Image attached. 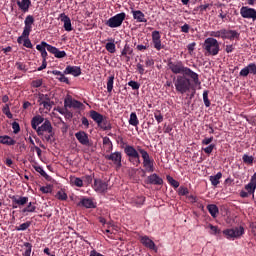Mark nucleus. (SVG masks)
I'll list each match as a JSON object with an SVG mask.
<instances>
[{
  "label": "nucleus",
  "mask_w": 256,
  "mask_h": 256,
  "mask_svg": "<svg viewBox=\"0 0 256 256\" xmlns=\"http://www.w3.org/2000/svg\"><path fill=\"white\" fill-rule=\"evenodd\" d=\"M240 77H249V75H256V64L250 63L239 72Z\"/></svg>",
  "instance_id": "f3484780"
},
{
  "label": "nucleus",
  "mask_w": 256,
  "mask_h": 256,
  "mask_svg": "<svg viewBox=\"0 0 256 256\" xmlns=\"http://www.w3.org/2000/svg\"><path fill=\"white\" fill-rule=\"evenodd\" d=\"M2 112L4 113V115H6V117H8V119H13V114L11 113V110L9 109V104H6L3 107Z\"/></svg>",
  "instance_id": "8fccbe9b"
},
{
  "label": "nucleus",
  "mask_w": 256,
  "mask_h": 256,
  "mask_svg": "<svg viewBox=\"0 0 256 256\" xmlns=\"http://www.w3.org/2000/svg\"><path fill=\"white\" fill-rule=\"evenodd\" d=\"M43 108L46 109V111H51L53 109V105H55V102H42Z\"/></svg>",
  "instance_id": "6e6d98bb"
},
{
  "label": "nucleus",
  "mask_w": 256,
  "mask_h": 256,
  "mask_svg": "<svg viewBox=\"0 0 256 256\" xmlns=\"http://www.w3.org/2000/svg\"><path fill=\"white\" fill-rule=\"evenodd\" d=\"M41 85H43V79H37L32 81V87H34L35 89H39Z\"/></svg>",
  "instance_id": "bf43d9fd"
},
{
  "label": "nucleus",
  "mask_w": 256,
  "mask_h": 256,
  "mask_svg": "<svg viewBox=\"0 0 256 256\" xmlns=\"http://www.w3.org/2000/svg\"><path fill=\"white\" fill-rule=\"evenodd\" d=\"M53 132V125H51V121L44 120L42 122V125L38 127V130H36V133L38 137H42L45 133H52Z\"/></svg>",
  "instance_id": "9d476101"
},
{
  "label": "nucleus",
  "mask_w": 256,
  "mask_h": 256,
  "mask_svg": "<svg viewBox=\"0 0 256 256\" xmlns=\"http://www.w3.org/2000/svg\"><path fill=\"white\" fill-rule=\"evenodd\" d=\"M207 209L213 219L217 218V215H219V207L217 205L209 204L207 205Z\"/></svg>",
  "instance_id": "473e14b6"
},
{
  "label": "nucleus",
  "mask_w": 256,
  "mask_h": 256,
  "mask_svg": "<svg viewBox=\"0 0 256 256\" xmlns=\"http://www.w3.org/2000/svg\"><path fill=\"white\" fill-rule=\"evenodd\" d=\"M75 137L77 141L81 145H86L87 147H91V142L89 141V134H87L85 131H79L75 134Z\"/></svg>",
  "instance_id": "dca6fc26"
},
{
  "label": "nucleus",
  "mask_w": 256,
  "mask_h": 256,
  "mask_svg": "<svg viewBox=\"0 0 256 256\" xmlns=\"http://www.w3.org/2000/svg\"><path fill=\"white\" fill-rule=\"evenodd\" d=\"M49 47L53 46L45 41H42L40 44L36 45L37 51H39L41 54L46 53L47 51L49 52Z\"/></svg>",
  "instance_id": "2f4dec72"
},
{
  "label": "nucleus",
  "mask_w": 256,
  "mask_h": 256,
  "mask_svg": "<svg viewBox=\"0 0 256 256\" xmlns=\"http://www.w3.org/2000/svg\"><path fill=\"white\" fill-rule=\"evenodd\" d=\"M126 17H127V14H125V12L118 13L115 16L109 18L106 21V25H107V27H110L111 29L121 27V25H123V21H125Z\"/></svg>",
  "instance_id": "39448f33"
},
{
  "label": "nucleus",
  "mask_w": 256,
  "mask_h": 256,
  "mask_svg": "<svg viewBox=\"0 0 256 256\" xmlns=\"http://www.w3.org/2000/svg\"><path fill=\"white\" fill-rule=\"evenodd\" d=\"M89 117L96 123V125H101L104 116L95 110H90Z\"/></svg>",
  "instance_id": "a878e982"
},
{
  "label": "nucleus",
  "mask_w": 256,
  "mask_h": 256,
  "mask_svg": "<svg viewBox=\"0 0 256 256\" xmlns=\"http://www.w3.org/2000/svg\"><path fill=\"white\" fill-rule=\"evenodd\" d=\"M36 203L35 202H30L27 207H25L22 210V213H35V211H37V206H35Z\"/></svg>",
  "instance_id": "c9c22d12"
},
{
  "label": "nucleus",
  "mask_w": 256,
  "mask_h": 256,
  "mask_svg": "<svg viewBox=\"0 0 256 256\" xmlns=\"http://www.w3.org/2000/svg\"><path fill=\"white\" fill-rule=\"evenodd\" d=\"M57 79L58 81H60V83H66L67 85H69V78L65 77V72L57 77Z\"/></svg>",
  "instance_id": "680f3d73"
},
{
  "label": "nucleus",
  "mask_w": 256,
  "mask_h": 256,
  "mask_svg": "<svg viewBox=\"0 0 256 256\" xmlns=\"http://www.w3.org/2000/svg\"><path fill=\"white\" fill-rule=\"evenodd\" d=\"M44 121H45V118H43V116L41 115L34 116L31 120L32 129H34V131H38L39 125H41V123H44Z\"/></svg>",
  "instance_id": "393cba45"
},
{
  "label": "nucleus",
  "mask_w": 256,
  "mask_h": 256,
  "mask_svg": "<svg viewBox=\"0 0 256 256\" xmlns=\"http://www.w3.org/2000/svg\"><path fill=\"white\" fill-rule=\"evenodd\" d=\"M92 187L96 193H107V190L109 189V183H107L105 180L95 178Z\"/></svg>",
  "instance_id": "423d86ee"
},
{
  "label": "nucleus",
  "mask_w": 256,
  "mask_h": 256,
  "mask_svg": "<svg viewBox=\"0 0 256 256\" xmlns=\"http://www.w3.org/2000/svg\"><path fill=\"white\" fill-rule=\"evenodd\" d=\"M59 19L62 23H64L65 31H73V26L71 25V18H69V16H67L65 13H61L59 15Z\"/></svg>",
  "instance_id": "6ab92c4d"
},
{
  "label": "nucleus",
  "mask_w": 256,
  "mask_h": 256,
  "mask_svg": "<svg viewBox=\"0 0 256 256\" xmlns=\"http://www.w3.org/2000/svg\"><path fill=\"white\" fill-rule=\"evenodd\" d=\"M105 49L106 51H108V53H115L116 51L115 42L106 43Z\"/></svg>",
  "instance_id": "09e8293b"
},
{
  "label": "nucleus",
  "mask_w": 256,
  "mask_h": 256,
  "mask_svg": "<svg viewBox=\"0 0 256 256\" xmlns=\"http://www.w3.org/2000/svg\"><path fill=\"white\" fill-rule=\"evenodd\" d=\"M115 83V76L111 75L107 79V91L108 93H113V84Z\"/></svg>",
  "instance_id": "4c0bfd02"
},
{
  "label": "nucleus",
  "mask_w": 256,
  "mask_h": 256,
  "mask_svg": "<svg viewBox=\"0 0 256 256\" xmlns=\"http://www.w3.org/2000/svg\"><path fill=\"white\" fill-rule=\"evenodd\" d=\"M254 157L253 156H249L247 154H244L242 157V161L243 163H245L246 165H253V161H254Z\"/></svg>",
  "instance_id": "c03bdc74"
},
{
  "label": "nucleus",
  "mask_w": 256,
  "mask_h": 256,
  "mask_svg": "<svg viewBox=\"0 0 256 256\" xmlns=\"http://www.w3.org/2000/svg\"><path fill=\"white\" fill-rule=\"evenodd\" d=\"M33 23H35V18L33 15H28L24 21L23 37H29V35H31V31H33Z\"/></svg>",
  "instance_id": "1a4fd4ad"
},
{
  "label": "nucleus",
  "mask_w": 256,
  "mask_h": 256,
  "mask_svg": "<svg viewBox=\"0 0 256 256\" xmlns=\"http://www.w3.org/2000/svg\"><path fill=\"white\" fill-rule=\"evenodd\" d=\"M136 69H137L139 75H145V67L143 66V64L138 63L136 65Z\"/></svg>",
  "instance_id": "e2e57ef3"
},
{
  "label": "nucleus",
  "mask_w": 256,
  "mask_h": 256,
  "mask_svg": "<svg viewBox=\"0 0 256 256\" xmlns=\"http://www.w3.org/2000/svg\"><path fill=\"white\" fill-rule=\"evenodd\" d=\"M241 37V33H239L237 30H227V29H224V34L222 36V39L225 40V39H228L229 41H235V39L237 41H239Z\"/></svg>",
  "instance_id": "2eb2a0df"
},
{
  "label": "nucleus",
  "mask_w": 256,
  "mask_h": 256,
  "mask_svg": "<svg viewBox=\"0 0 256 256\" xmlns=\"http://www.w3.org/2000/svg\"><path fill=\"white\" fill-rule=\"evenodd\" d=\"M140 242L144 247H147V249H151L152 251H157V246L155 245V242L149 238V236H142L140 237Z\"/></svg>",
  "instance_id": "aec40b11"
},
{
  "label": "nucleus",
  "mask_w": 256,
  "mask_h": 256,
  "mask_svg": "<svg viewBox=\"0 0 256 256\" xmlns=\"http://www.w3.org/2000/svg\"><path fill=\"white\" fill-rule=\"evenodd\" d=\"M12 209H17L18 207H24L29 203V197L27 196H12Z\"/></svg>",
  "instance_id": "9b49d317"
},
{
  "label": "nucleus",
  "mask_w": 256,
  "mask_h": 256,
  "mask_svg": "<svg viewBox=\"0 0 256 256\" xmlns=\"http://www.w3.org/2000/svg\"><path fill=\"white\" fill-rule=\"evenodd\" d=\"M78 207H85V209H95L97 203L93 201V198H82L78 203Z\"/></svg>",
  "instance_id": "a211bd4d"
},
{
  "label": "nucleus",
  "mask_w": 256,
  "mask_h": 256,
  "mask_svg": "<svg viewBox=\"0 0 256 256\" xmlns=\"http://www.w3.org/2000/svg\"><path fill=\"white\" fill-rule=\"evenodd\" d=\"M23 46L27 49H33V44L31 43V40L28 38L24 39Z\"/></svg>",
  "instance_id": "0e129e2a"
},
{
  "label": "nucleus",
  "mask_w": 256,
  "mask_h": 256,
  "mask_svg": "<svg viewBox=\"0 0 256 256\" xmlns=\"http://www.w3.org/2000/svg\"><path fill=\"white\" fill-rule=\"evenodd\" d=\"M64 75H73V77H79V75H81V67L69 65L65 68Z\"/></svg>",
  "instance_id": "412c9836"
},
{
  "label": "nucleus",
  "mask_w": 256,
  "mask_h": 256,
  "mask_svg": "<svg viewBox=\"0 0 256 256\" xmlns=\"http://www.w3.org/2000/svg\"><path fill=\"white\" fill-rule=\"evenodd\" d=\"M132 15L137 23H147V18H145V14L141 10H132Z\"/></svg>",
  "instance_id": "5701e85b"
},
{
  "label": "nucleus",
  "mask_w": 256,
  "mask_h": 256,
  "mask_svg": "<svg viewBox=\"0 0 256 256\" xmlns=\"http://www.w3.org/2000/svg\"><path fill=\"white\" fill-rule=\"evenodd\" d=\"M213 149H215V144H210L208 147L202 148L206 155H211V153H213Z\"/></svg>",
  "instance_id": "4d7b16f0"
},
{
  "label": "nucleus",
  "mask_w": 256,
  "mask_h": 256,
  "mask_svg": "<svg viewBox=\"0 0 256 256\" xmlns=\"http://www.w3.org/2000/svg\"><path fill=\"white\" fill-rule=\"evenodd\" d=\"M129 125H132V127H137V125H139V118H137V113L132 112L130 114Z\"/></svg>",
  "instance_id": "e433bc0d"
},
{
  "label": "nucleus",
  "mask_w": 256,
  "mask_h": 256,
  "mask_svg": "<svg viewBox=\"0 0 256 256\" xmlns=\"http://www.w3.org/2000/svg\"><path fill=\"white\" fill-rule=\"evenodd\" d=\"M189 193V189L185 186H180L178 188V195H180V197H185L187 196V194Z\"/></svg>",
  "instance_id": "3c124183"
},
{
  "label": "nucleus",
  "mask_w": 256,
  "mask_h": 256,
  "mask_svg": "<svg viewBox=\"0 0 256 256\" xmlns=\"http://www.w3.org/2000/svg\"><path fill=\"white\" fill-rule=\"evenodd\" d=\"M152 43L156 51H161L163 49V45L161 43V32L157 30L152 32Z\"/></svg>",
  "instance_id": "4468645a"
},
{
  "label": "nucleus",
  "mask_w": 256,
  "mask_h": 256,
  "mask_svg": "<svg viewBox=\"0 0 256 256\" xmlns=\"http://www.w3.org/2000/svg\"><path fill=\"white\" fill-rule=\"evenodd\" d=\"M48 49H49V53L54 55V57H56V59H65V57H67V52L61 51V50H59V48H57L55 46L49 47Z\"/></svg>",
  "instance_id": "4be33fe9"
},
{
  "label": "nucleus",
  "mask_w": 256,
  "mask_h": 256,
  "mask_svg": "<svg viewBox=\"0 0 256 256\" xmlns=\"http://www.w3.org/2000/svg\"><path fill=\"white\" fill-rule=\"evenodd\" d=\"M154 118L156 119L157 123H163V114H161V110H155Z\"/></svg>",
  "instance_id": "864d4df0"
},
{
  "label": "nucleus",
  "mask_w": 256,
  "mask_h": 256,
  "mask_svg": "<svg viewBox=\"0 0 256 256\" xmlns=\"http://www.w3.org/2000/svg\"><path fill=\"white\" fill-rule=\"evenodd\" d=\"M240 15L243 19H252L253 21H256V10L254 8L243 6L240 9Z\"/></svg>",
  "instance_id": "f8f14e48"
},
{
  "label": "nucleus",
  "mask_w": 256,
  "mask_h": 256,
  "mask_svg": "<svg viewBox=\"0 0 256 256\" xmlns=\"http://www.w3.org/2000/svg\"><path fill=\"white\" fill-rule=\"evenodd\" d=\"M72 185H75V187H83V179L79 177H73L71 178Z\"/></svg>",
  "instance_id": "a18cd8bd"
},
{
  "label": "nucleus",
  "mask_w": 256,
  "mask_h": 256,
  "mask_svg": "<svg viewBox=\"0 0 256 256\" xmlns=\"http://www.w3.org/2000/svg\"><path fill=\"white\" fill-rule=\"evenodd\" d=\"M244 189L245 190L240 191V197L242 199H247V197H250V195L252 196V199H255L256 186L254 184L249 182L244 186Z\"/></svg>",
  "instance_id": "6e6552de"
},
{
  "label": "nucleus",
  "mask_w": 256,
  "mask_h": 256,
  "mask_svg": "<svg viewBox=\"0 0 256 256\" xmlns=\"http://www.w3.org/2000/svg\"><path fill=\"white\" fill-rule=\"evenodd\" d=\"M145 203V197L143 196H138L134 199V205H136V207H141V205H143Z\"/></svg>",
  "instance_id": "603ef678"
},
{
  "label": "nucleus",
  "mask_w": 256,
  "mask_h": 256,
  "mask_svg": "<svg viewBox=\"0 0 256 256\" xmlns=\"http://www.w3.org/2000/svg\"><path fill=\"white\" fill-rule=\"evenodd\" d=\"M83 182H85L86 185H91V183H93V176H91V175L84 176Z\"/></svg>",
  "instance_id": "69168bd1"
},
{
  "label": "nucleus",
  "mask_w": 256,
  "mask_h": 256,
  "mask_svg": "<svg viewBox=\"0 0 256 256\" xmlns=\"http://www.w3.org/2000/svg\"><path fill=\"white\" fill-rule=\"evenodd\" d=\"M127 55H133V48H131V46H129V44H125L123 50L121 51V56L126 57L127 61H129L131 59V57H129Z\"/></svg>",
  "instance_id": "72a5a7b5"
},
{
  "label": "nucleus",
  "mask_w": 256,
  "mask_h": 256,
  "mask_svg": "<svg viewBox=\"0 0 256 256\" xmlns=\"http://www.w3.org/2000/svg\"><path fill=\"white\" fill-rule=\"evenodd\" d=\"M208 227L210 229V235H219V234H221V229H219V227L213 226V224H209Z\"/></svg>",
  "instance_id": "49530a36"
},
{
  "label": "nucleus",
  "mask_w": 256,
  "mask_h": 256,
  "mask_svg": "<svg viewBox=\"0 0 256 256\" xmlns=\"http://www.w3.org/2000/svg\"><path fill=\"white\" fill-rule=\"evenodd\" d=\"M222 177H223V173L218 172L216 175L210 176L209 181L211 182V185H213V187H217V185L221 183Z\"/></svg>",
  "instance_id": "7c9ffc66"
},
{
  "label": "nucleus",
  "mask_w": 256,
  "mask_h": 256,
  "mask_svg": "<svg viewBox=\"0 0 256 256\" xmlns=\"http://www.w3.org/2000/svg\"><path fill=\"white\" fill-rule=\"evenodd\" d=\"M203 49L204 53L207 57H215L219 55L220 46H219V41L215 38H206L204 43H203Z\"/></svg>",
  "instance_id": "7ed1b4c3"
},
{
  "label": "nucleus",
  "mask_w": 256,
  "mask_h": 256,
  "mask_svg": "<svg viewBox=\"0 0 256 256\" xmlns=\"http://www.w3.org/2000/svg\"><path fill=\"white\" fill-rule=\"evenodd\" d=\"M16 68L18 69V71L27 72V65H25V63L16 62Z\"/></svg>",
  "instance_id": "13d9d810"
},
{
  "label": "nucleus",
  "mask_w": 256,
  "mask_h": 256,
  "mask_svg": "<svg viewBox=\"0 0 256 256\" xmlns=\"http://www.w3.org/2000/svg\"><path fill=\"white\" fill-rule=\"evenodd\" d=\"M167 67L171 73H173V85L177 93L185 95L189 93L191 89L201 86V80L197 72L191 68L185 66V63L181 60L172 61L171 59L167 62Z\"/></svg>",
  "instance_id": "f257e3e1"
},
{
  "label": "nucleus",
  "mask_w": 256,
  "mask_h": 256,
  "mask_svg": "<svg viewBox=\"0 0 256 256\" xmlns=\"http://www.w3.org/2000/svg\"><path fill=\"white\" fill-rule=\"evenodd\" d=\"M222 233L229 241H235V239H241L245 235V228L243 226L228 228L223 230Z\"/></svg>",
  "instance_id": "20e7f679"
},
{
  "label": "nucleus",
  "mask_w": 256,
  "mask_h": 256,
  "mask_svg": "<svg viewBox=\"0 0 256 256\" xmlns=\"http://www.w3.org/2000/svg\"><path fill=\"white\" fill-rule=\"evenodd\" d=\"M169 185H171L172 187H174V189H178L179 187V181L175 180L173 177H171L170 175H168L166 177Z\"/></svg>",
  "instance_id": "37998d69"
},
{
  "label": "nucleus",
  "mask_w": 256,
  "mask_h": 256,
  "mask_svg": "<svg viewBox=\"0 0 256 256\" xmlns=\"http://www.w3.org/2000/svg\"><path fill=\"white\" fill-rule=\"evenodd\" d=\"M40 191L41 193L47 194V193H51L52 189H51V186H42L40 187Z\"/></svg>",
  "instance_id": "774afa93"
},
{
  "label": "nucleus",
  "mask_w": 256,
  "mask_h": 256,
  "mask_svg": "<svg viewBox=\"0 0 256 256\" xmlns=\"http://www.w3.org/2000/svg\"><path fill=\"white\" fill-rule=\"evenodd\" d=\"M17 5L23 13H27V11H29V7H31V0H18Z\"/></svg>",
  "instance_id": "bb28decb"
},
{
  "label": "nucleus",
  "mask_w": 256,
  "mask_h": 256,
  "mask_svg": "<svg viewBox=\"0 0 256 256\" xmlns=\"http://www.w3.org/2000/svg\"><path fill=\"white\" fill-rule=\"evenodd\" d=\"M155 65V60L152 58L147 57L145 60V66L146 67H153Z\"/></svg>",
  "instance_id": "338daca9"
},
{
  "label": "nucleus",
  "mask_w": 256,
  "mask_h": 256,
  "mask_svg": "<svg viewBox=\"0 0 256 256\" xmlns=\"http://www.w3.org/2000/svg\"><path fill=\"white\" fill-rule=\"evenodd\" d=\"M12 129H13V133L15 135H17V133H19V131H21V126H19L18 122H13L12 123Z\"/></svg>",
  "instance_id": "052dcab7"
},
{
  "label": "nucleus",
  "mask_w": 256,
  "mask_h": 256,
  "mask_svg": "<svg viewBox=\"0 0 256 256\" xmlns=\"http://www.w3.org/2000/svg\"><path fill=\"white\" fill-rule=\"evenodd\" d=\"M64 107L65 109H81V107H83V104L79 100H75L71 96H68L64 100Z\"/></svg>",
  "instance_id": "ddd939ff"
},
{
  "label": "nucleus",
  "mask_w": 256,
  "mask_h": 256,
  "mask_svg": "<svg viewBox=\"0 0 256 256\" xmlns=\"http://www.w3.org/2000/svg\"><path fill=\"white\" fill-rule=\"evenodd\" d=\"M33 169H35V171L37 173H39L41 175V177H44V179H46V181H53V178L51 176H49L47 172H45L43 167H41L39 165H34Z\"/></svg>",
  "instance_id": "c85d7f7f"
},
{
  "label": "nucleus",
  "mask_w": 256,
  "mask_h": 256,
  "mask_svg": "<svg viewBox=\"0 0 256 256\" xmlns=\"http://www.w3.org/2000/svg\"><path fill=\"white\" fill-rule=\"evenodd\" d=\"M103 145L107 147L106 153H111L113 151V142H111V139L107 136L103 138Z\"/></svg>",
  "instance_id": "f704fd0d"
},
{
  "label": "nucleus",
  "mask_w": 256,
  "mask_h": 256,
  "mask_svg": "<svg viewBox=\"0 0 256 256\" xmlns=\"http://www.w3.org/2000/svg\"><path fill=\"white\" fill-rule=\"evenodd\" d=\"M203 102L205 107H211V101L209 100V90L203 91Z\"/></svg>",
  "instance_id": "ea45409f"
},
{
  "label": "nucleus",
  "mask_w": 256,
  "mask_h": 256,
  "mask_svg": "<svg viewBox=\"0 0 256 256\" xmlns=\"http://www.w3.org/2000/svg\"><path fill=\"white\" fill-rule=\"evenodd\" d=\"M16 143H17V141H15L13 138H11V136H7V135L0 136V144L1 145L11 146V145H15Z\"/></svg>",
  "instance_id": "c756f323"
},
{
  "label": "nucleus",
  "mask_w": 256,
  "mask_h": 256,
  "mask_svg": "<svg viewBox=\"0 0 256 256\" xmlns=\"http://www.w3.org/2000/svg\"><path fill=\"white\" fill-rule=\"evenodd\" d=\"M128 86L132 87V89L134 91H137V90H139V87H141V84H139V82H137V81L131 80V81L128 82Z\"/></svg>",
  "instance_id": "5fc2aeb1"
},
{
  "label": "nucleus",
  "mask_w": 256,
  "mask_h": 256,
  "mask_svg": "<svg viewBox=\"0 0 256 256\" xmlns=\"http://www.w3.org/2000/svg\"><path fill=\"white\" fill-rule=\"evenodd\" d=\"M210 38L213 39V37H215L216 39H223V35H224V29L218 30V31H211L209 33Z\"/></svg>",
  "instance_id": "58836bf2"
},
{
  "label": "nucleus",
  "mask_w": 256,
  "mask_h": 256,
  "mask_svg": "<svg viewBox=\"0 0 256 256\" xmlns=\"http://www.w3.org/2000/svg\"><path fill=\"white\" fill-rule=\"evenodd\" d=\"M24 247H26V250L23 253V256H31V251L33 249V245L29 242H25Z\"/></svg>",
  "instance_id": "de8ad7c7"
},
{
  "label": "nucleus",
  "mask_w": 256,
  "mask_h": 256,
  "mask_svg": "<svg viewBox=\"0 0 256 256\" xmlns=\"http://www.w3.org/2000/svg\"><path fill=\"white\" fill-rule=\"evenodd\" d=\"M105 159L107 161H112V163L116 166L117 169H121V159H123V154L119 151H116L114 153L105 155Z\"/></svg>",
  "instance_id": "0eeeda50"
},
{
  "label": "nucleus",
  "mask_w": 256,
  "mask_h": 256,
  "mask_svg": "<svg viewBox=\"0 0 256 256\" xmlns=\"http://www.w3.org/2000/svg\"><path fill=\"white\" fill-rule=\"evenodd\" d=\"M147 183L149 185H163V178L159 177V175L154 173L148 176Z\"/></svg>",
  "instance_id": "b1692460"
},
{
  "label": "nucleus",
  "mask_w": 256,
  "mask_h": 256,
  "mask_svg": "<svg viewBox=\"0 0 256 256\" xmlns=\"http://www.w3.org/2000/svg\"><path fill=\"white\" fill-rule=\"evenodd\" d=\"M31 227V221H27L25 223L16 226V231H27L28 228Z\"/></svg>",
  "instance_id": "79ce46f5"
},
{
  "label": "nucleus",
  "mask_w": 256,
  "mask_h": 256,
  "mask_svg": "<svg viewBox=\"0 0 256 256\" xmlns=\"http://www.w3.org/2000/svg\"><path fill=\"white\" fill-rule=\"evenodd\" d=\"M98 127H100V129H102L103 131H111L112 129L111 122L105 116L102 118L100 124H98Z\"/></svg>",
  "instance_id": "cd10ccee"
},
{
  "label": "nucleus",
  "mask_w": 256,
  "mask_h": 256,
  "mask_svg": "<svg viewBox=\"0 0 256 256\" xmlns=\"http://www.w3.org/2000/svg\"><path fill=\"white\" fill-rule=\"evenodd\" d=\"M124 153L131 165L134 167H139L141 165V157L143 159V167L146 168V171L148 173H153L155 171V160L152 159L151 156H149V152L147 150L143 149L141 146H135L126 144L124 147ZM140 153V154H139Z\"/></svg>",
  "instance_id": "f03ea898"
},
{
  "label": "nucleus",
  "mask_w": 256,
  "mask_h": 256,
  "mask_svg": "<svg viewBox=\"0 0 256 256\" xmlns=\"http://www.w3.org/2000/svg\"><path fill=\"white\" fill-rule=\"evenodd\" d=\"M55 197L58 199V201H67L68 199L67 193H65L63 190L58 191Z\"/></svg>",
  "instance_id": "a19ab883"
}]
</instances>
